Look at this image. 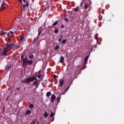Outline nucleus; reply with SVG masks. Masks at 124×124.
Returning <instances> with one entry per match:
<instances>
[{
    "label": "nucleus",
    "mask_w": 124,
    "mask_h": 124,
    "mask_svg": "<svg viewBox=\"0 0 124 124\" xmlns=\"http://www.w3.org/2000/svg\"><path fill=\"white\" fill-rule=\"evenodd\" d=\"M24 57H25V56H24V55H22L21 56V60L22 61V62H23V60H24V59H23V58H24Z\"/></svg>",
    "instance_id": "obj_30"
},
{
    "label": "nucleus",
    "mask_w": 124,
    "mask_h": 124,
    "mask_svg": "<svg viewBox=\"0 0 124 124\" xmlns=\"http://www.w3.org/2000/svg\"><path fill=\"white\" fill-rule=\"evenodd\" d=\"M55 33H58V32H59V30L56 29L55 30Z\"/></svg>",
    "instance_id": "obj_31"
},
{
    "label": "nucleus",
    "mask_w": 124,
    "mask_h": 124,
    "mask_svg": "<svg viewBox=\"0 0 124 124\" xmlns=\"http://www.w3.org/2000/svg\"><path fill=\"white\" fill-rule=\"evenodd\" d=\"M57 78V76L56 75H54L53 76V79H56Z\"/></svg>",
    "instance_id": "obj_32"
},
{
    "label": "nucleus",
    "mask_w": 124,
    "mask_h": 124,
    "mask_svg": "<svg viewBox=\"0 0 124 124\" xmlns=\"http://www.w3.org/2000/svg\"><path fill=\"white\" fill-rule=\"evenodd\" d=\"M64 21H66V22H68V19H67V18H64Z\"/></svg>",
    "instance_id": "obj_36"
},
{
    "label": "nucleus",
    "mask_w": 124,
    "mask_h": 124,
    "mask_svg": "<svg viewBox=\"0 0 124 124\" xmlns=\"http://www.w3.org/2000/svg\"><path fill=\"white\" fill-rule=\"evenodd\" d=\"M58 21H55L54 23H53L52 26L53 27H55V26H57V25H58Z\"/></svg>",
    "instance_id": "obj_15"
},
{
    "label": "nucleus",
    "mask_w": 124,
    "mask_h": 124,
    "mask_svg": "<svg viewBox=\"0 0 124 124\" xmlns=\"http://www.w3.org/2000/svg\"><path fill=\"white\" fill-rule=\"evenodd\" d=\"M46 96H47V97H49V96H51V92H47L46 93Z\"/></svg>",
    "instance_id": "obj_13"
},
{
    "label": "nucleus",
    "mask_w": 124,
    "mask_h": 124,
    "mask_svg": "<svg viewBox=\"0 0 124 124\" xmlns=\"http://www.w3.org/2000/svg\"><path fill=\"white\" fill-rule=\"evenodd\" d=\"M44 116L45 118H47L48 117V113H47V112L46 111L45 112Z\"/></svg>",
    "instance_id": "obj_16"
},
{
    "label": "nucleus",
    "mask_w": 124,
    "mask_h": 124,
    "mask_svg": "<svg viewBox=\"0 0 124 124\" xmlns=\"http://www.w3.org/2000/svg\"><path fill=\"white\" fill-rule=\"evenodd\" d=\"M90 57L89 55H87L84 59V62H88V60H89V57Z\"/></svg>",
    "instance_id": "obj_10"
},
{
    "label": "nucleus",
    "mask_w": 124,
    "mask_h": 124,
    "mask_svg": "<svg viewBox=\"0 0 124 124\" xmlns=\"http://www.w3.org/2000/svg\"><path fill=\"white\" fill-rule=\"evenodd\" d=\"M15 48L16 49H19L20 48V46H16Z\"/></svg>",
    "instance_id": "obj_29"
},
{
    "label": "nucleus",
    "mask_w": 124,
    "mask_h": 124,
    "mask_svg": "<svg viewBox=\"0 0 124 124\" xmlns=\"http://www.w3.org/2000/svg\"><path fill=\"white\" fill-rule=\"evenodd\" d=\"M64 28V26L62 25H61V29H63Z\"/></svg>",
    "instance_id": "obj_35"
},
{
    "label": "nucleus",
    "mask_w": 124,
    "mask_h": 124,
    "mask_svg": "<svg viewBox=\"0 0 124 124\" xmlns=\"http://www.w3.org/2000/svg\"><path fill=\"white\" fill-rule=\"evenodd\" d=\"M60 100H61V95H60V96H58L57 97V102L58 103H59V102H60Z\"/></svg>",
    "instance_id": "obj_18"
},
{
    "label": "nucleus",
    "mask_w": 124,
    "mask_h": 124,
    "mask_svg": "<svg viewBox=\"0 0 124 124\" xmlns=\"http://www.w3.org/2000/svg\"><path fill=\"white\" fill-rule=\"evenodd\" d=\"M31 110H28L26 111L25 115H30V114H31Z\"/></svg>",
    "instance_id": "obj_12"
},
{
    "label": "nucleus",
    "mask_w": 124,
    "mask_h": 124,
    "mask_svg": "<svg viewBox=\"0 0 124 124\" xmlns=\"http://www.w3.org/2000/svg\"><path fill=\"white\" fill-rule=\"evenodd\" d=\"M32 124H35V121H33Z\"/></svg>",
    "instance_id": "obj_42"
},
{
    "label": "nucleus",
    "mask_w": 124,
    "mask_h": 124,
    "mask_svg": "<svg viewBox=\"0 0 124 124\" xmlns=\"http://www.w3.org/2000/svg\"><path fill=\"white\" fill-rule=\"evenodd\" d=\"M20 41H24V37L23 36L21 37Z\"/></svg>",
    "instance_id": "obj_27"
},
{
    "label": "nucleus",
    "mask_w": 124,
    "mask_h": 124,
    "mask_svg": "<svg viewBox=\"0 0 124 124\" xmlns=\"http://www.w3.org/2000/svg\"><path fill=\"white\" fill-rule=\"evenodd\" d=\"M63 84H64V80L63 79H60L59 81V86L61 88H62V86H63Z\"/></svg>",
    "instance_id": "obj_5"
},
{
    "label": "nucleus",
    "mask_w": 124,
    "mask_h": 124,
    "mask_svg": "<svg viewBox=\"0 0 124 124\" xmlns=\"http://www.w3.org/2000/svg\"><path fill=\"white\" fill-rule=\"evenodd\" d=\"M10 33H11V34H13V33H14V32H13V31H10Z\"/></svg>",
    "instance_id": "obj_37"
},
{
    "label": "nucleus",
    "mask_w": 124,
    "mask_h": 124,
    "mask_svg": "<svg viewBox=\"0 0 124 124\" xmlns=\"http://www.w3.org/2000/svg\"><path fill=\"white\" fill-rule=\"evenodd\" d=\"M35 41V38L34 39V41L33 42H34Z\"/></svg>",
    "instance_id": "obj_46"
},
{
    "label": "nucleus",
    "mask_w": 124,
    "mask_h": 124,
    "mask_svg": "<svg viewBox=\"0 0 124 124\" xmlns=\"http://www.w3.org/2000/svg\"><path fill=\"white\" fill-rule=\"evenodd\" d=\"M30 108H31V109H32L33 108V104H30L29 106Z\"/></svg>",
    "instance_id": "obj_21"
},
{
    "label": "nucleus",
    "mask_w": 124,
    "mask_h": 124,
    "mask_svg": "<svg viewBox=\"0 0 124 124\" xmlns=\"http://www.w3.org/2000/svg\"><path fill=\"white\" fill-rule=\"evenodd\" d=\"M70 86H71V84H70V85L68 87V89H66L65 92L62 94H65V93H66V92H67V91L69 90V88H70Z\"/></svg>",
    "instance_id": "obj_11"
},
{
    "label": "nucleus",
    "mask_w": 124,
    "mask_h": 124,
    "mask_svg": "<svg viewBox=\"0 0 124 124\" xmlns=\"http://www.w3.org/2000/svg\"><path fill=\"white\" fill-rule=\"evenodd\" d=\"M77 73V72H76V71H75L74 72V75H75V76H76V73Z\"/></svg>",
    "instance_id": "obj_40"
},
{
    "label": "nucleus",
    "mask_w": 124,
    "mask_h": 124,
    "mask_svg": "<svg viewBox=\"0 0 124 124\" xmlns=\"http://www.w3.org/2000/svg\"><path fill=\"white\" fill-rule=\"evenodd\" d=\"M18 1L22 2V0H19Z\"/></svg>",
    "instance_id": "obj_43"
},
{
    "label": "nucleus",
    "mask_w": 124,
    "mask_h": 124,
    "mask_svg": "<svg viewBox=\"0 0 124 124\" xmlns=\"http://www.w3.org/2000/svg\"><path fill=\"white\" fill-rule=\"evenodd\" d=\"M3 4H4L3 3H2V4L1 5V7H2L3 6Z\"/></svg>",
    "instance_id": "obj_39"
},
{
    "label": "nucleus",
    "mask_w": 124,
    "mask_h": 124,
    "mask_svg": "<svg viewBox=\"0 0 124 124\" xmlns=\"http://www.w3.org/2000/svg\"><path fill=\"white\" fill-rule=\"evenodd\" d=\"M62 44H65L66 43V39H64L62 42Z\"/></svg>",
    "instance_id": "obj_20"
},
{
    "label": "nucleus",
    "mask_w": 124,
    "mask_h": 124,
    "mask_svg": "<svg viewBox=\"0 0 124 124\" xmlns=\"http://www.w3.org/2000/svg\"><path fill=\"white\" fill-rule=\"evenodd\" d=\"M37 78H38V79H40V78H41V74H39L37 76Z\"/></svg>",
    "instance_id": "obj_23"
},
{
    "label": "nucleus",
    "mask_w": 124,
    "mask_h": 124,
    "mask_svg": "<svg viewBox=\"0 0 124 124\" xmlns=\"http://www.w3.org/2000/svg\"><path fill=\"white\" fill-rule=\"evenodd\" d=\"M54 116H55V114L54 113L52 112L51 114H50V118H53V117H54Z\"/></svg>",
    "instance_id": "obj_22"
},
{
    "label": "nucleus",
    "mask_w": 124,
    "mask_h": 124,
    "mask_svg": "<svg viewBox=\"0 0 124 124\" xmlns=\"http://www.w3.org/2000/svg\"><path fill=\"white\" fill-rule=\"evenodd\" d=\"M60 48V46H57L55 47V50H58V49H59Z\"/></svg>",
    "instance_id": "obj_25"
},
{
    "label": "nucleus",
    "mask_w": 124,
    "mask_h": 124,
    "mask_svg": "<svg viewBox=\"0 0 124 124\" xmlns=\"http://www.w3.org/2000/svg\"><path fill=\"white\" fill-rule=\"evenodd\" d=\"M32 59H33V54H32L31 55H29V60H31Z\"/></svg>",
    "instance_id": "obj_17"
},
{
    "label": "nucleus",
    "mask_w": 124,
    "mask_h": 124,
    "mask_svg": "<svg viewBox=\"0 0 124 124\" xmlns=\"http://www.w3.org/2000/svg\"><path fill=\"white\" fill-rule=\"evenodd\" d=\"M83 17H85V18H87L88 16H89V15H88V13L87 12H85L83 14Z\"/></svg>",
    "instance_id": "obj_9"
},
{
    "label": "nucleus",
    "mask_w": 124,
    "mask_h": 124,
    "mask_svg": "<svg viewBox=\"0 0 124 124\" xmlns=\"http://www.w3.org/2000/svg\"><path fill=\"white\" fill-rule=\"evenodd\" d=\"M74 10L75 12L78 11V10H79V7H77L76 8H74Z\"/></svg>",
    "instance_id": "obj_19"
},
{
    "label": "nucleus",
    "mask_w": 124,
    "mask_h": 124,
    "mask_svg": "<svg viewBox=\"0 0 124 124\" xmlns=\"http://www.w3.org/2000/svg\"><path fill=\"white\" fill-rule=\"evenodd\" d=\"M55 99H56V95L55 94H52L51 95V102L53 103L54 101H55Z\"/></svg>",
    "instance_id": "obj_6"
},
{
    "label": "nucleus",
    "mask_w": 124,
    "mask_h": 124,
    "mask_svg": "<svg viewBox=\"0 0 124 124\" xmlns=\"http://www.w3.org/2000/svg\"><path fill=\"white\" fill-rule=\"evenodd\" d=\"M41 33V31L39 32L38 33V35H39V36L40 35Z\"/></svg>",
    "instance_id": "obj_38"
},
{
    "label": "nucleus",
    "mask_w": 124,
    "mask_h": 124,
    "mask_svg": "<svg viewBox=\"0 0 124 124\" xmlns=\"http://www.w3.org/2000/svg\"><path fill=\"white\" fill-rule=\"evenodd\" d=\"M62 35H61V38L60 39H59V42H61V41H62Z\"/></svg>",
    "instance_id": "obj_24"
},
{
    "label": "nucleus",
    "mask_w": 124,
    "mask_h": 124,
    "mask_svg": "<svg viewBox=\"0 0 124 124\" xmlns=\"http://www.w3.org/2000/svg\"><path fill=\"white\" fill-rule=\"evenodd\" d=\"M18 28L17 27H16L15 29H17Z\"/></svg>",
    "instance_id": "obj_45"
},
{
    "label": "nucleus",
    "mask_w": 124,
    "mask_h": 124,
    "mask_svg": "<svg viewBox=\"0 0 124 124\" xmlns=\"http://www.w3.org/2000/svg\"><path fill=\"white\" fill-rule=\"evenodd\" d=\"M32 63V61L29 60L28 59V57H26L25 58H23V62H22L23 65H27V64L31 65Z\"/></svg>",
    "instance_id": "obj_3"
},
{
    "label": "nucleus",
    "mask_w": 124,
    "mask_h": 124,
    "mask_svg": "<svg viewBox=\"0 0 124 124\" xmlns=\"http://www.w3.org/2000/svg\"><path fill=\"white\" fill-rule=\"evenodd\" d=\"M80 7H82V6H83V1L81 2V3H80Z\"/></svg>",
    "instance_id": "obj_33"
},
{
    "label": "nucleus",
    "mask_w": 124,
    "mask_h": 124,
    "mask_svg": "<svg viewBox=\"0 0 124 124\" xmlns=\"http://www.w3.org/2000/svg\"><path fill=\"white\" fill-rule=\"evenodd\" d=\"M33 81H35L33 82ZM38 79H37L35 77L32 76L31 77L26 78L25 80L22 81V83L30 84V83H31V82H33V84L34 86H35V87H36V85L38 83Z\"/></svg>",
    "instance_id": "obj_1"
},
{
    "label": "nucleus",
    "mask_w": 124,
    "mask_h": 124,
    "mask_svg": "<svg viewBox=\"0 0 124 124\" xmlns=\"http://www.w3.org/2000/svg\"><path fill=\"white\" fill-rule=\"evenodd\" d=\"M0 35H4V32L3 31H2V32L0 33Z\"/></svg>",
    "instance_id": "obj_26"
},
{
    "label": "nucleus",
    "mask_w": 124,
    "mask_h": 124,
    "mask_svg": "<svg viewBox=\"0 0 124 124\" xmlns=\"http://www.w3.org/2000/svg\"><path fill=\"white\" fill-rule=\"evenodd\" d=\"M0 10H3L4 9H5V7H1L0 8Z\"/></svg>",
    "instance_id": "obj_28"
},
{
    "label": "nucleus",
    "mask_w": 124,
    "mask_h": 124,
    "mask_svg": "<svg viewBox=\"0 0 124 124\" xmlns=\"http://www.w3.org/2000/svg\"><path fill=\"white\" fill-rule=\"evenodd\" d=\"M11 68V65L10 66H8L6 67H5V70L7 71V70H9V69H10V68Z\"/></svg>",
    "instance_id": "obj_14"
},
{
    "label": "nucleus",
    "mask_w": 124,
    "mask_h": 124,
    "mask_svg": "<svg viewBox=\"0 0 124 124\" xmlns=\"http://www.w3.org/2000/svg\"><path fill=\"white\" fill-rule=\"evenodd\" d=\"M23 2L25 3V2H27L28 0H23Z\"/></svg>",
    "instance_id": "obj_34"
},
{
    "label": "nucleus",
    "mask_w": 124,
    "mask_h": 124,
    "mask_svg": "<svg viewBox=\"0 0 124 124\" xmlns=\"http://www.w3.org/2000/svg\"><path fill=\"white\" fill-rule=\"evenodd\" d=\"M13 48V45L11 44H6L5 47L3 48L2 51V56H8L7 53H6L8 51L11 50Z\"/></svg>",
    "instance_id": "obj_2"
},
{
    "label": "nucleus",
    "mask_w": 124,
    "mask_h": 124,
    "mask_svg": "<svg viewBox=\"0 0 124 124\" xmlns=\"http://www.w3.org/2000/svg\"><path fill=\"white\" fill-rule=\"evenodd\" d=\"M61 59L59 61V62H62L63 61H64V57H63L62 56H61L60 57Z\"/></svg>",
    "instance_id": "obj_8"
},
{
    "label": "nucleus",
    "mask_w": 124,
    "mask_h": 124,
    "mask_svg": "<svg viewBox=\"0 0 124 124\" xmlns=\"http://www.w3.org/2000/svg\"><path fill=\"white\" fill-rule=\"evenodd\" d=\"M9 35H10V34H9V33H8V34H7V36H9Z\"/></svg>",
    "instance_id": "obj_44"
},
{
    "label": "nucleus",
    "mask_w": 124,
    "mask_h": 124,
    "mask_svg": "<svg viewBox=\"0 0 124 124\" xmlns=\"http://www.w3.org/2000/svg\"><path fill=\"white\" fill-rule=\"evenodd\" d=\"M91 4L92 3L88 4V3H86L84 6V9H88V7H91Z\"/></svg>",
    "instance_id": "obj_7"
},
{
    "label": "nucleus",
    "mask_w": 124,
    "mask_h": 124,
    "mask_svg": "<svg viewBox=\"0 0 124 124\" xmlns=\"http://www.w3.org/2000/svg\"><path fill=\"white\" fill-rule=\"evenodd\" d=\"M17 91H20V88H17Z\"/></svg>",
    "instance_id": "obj_41"
},
{
    "label": "nucleus",
    "mask_w": 124,
    "mask_h": 124,
    "mask_svg": "<svg viewBox=\"0 0 124 124\" xmlns=\"http://www.w3.org/2000/svg\"><path fill=\"white\" fill-rule=\"evenodd\" d=\"M24 3L25 4H23V11H26V10H27V8H28L30 5V3L27 1Z\"/></svg>",
    "instance_id": "obj_4"
}]
</instances>
